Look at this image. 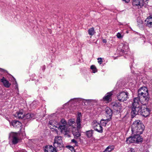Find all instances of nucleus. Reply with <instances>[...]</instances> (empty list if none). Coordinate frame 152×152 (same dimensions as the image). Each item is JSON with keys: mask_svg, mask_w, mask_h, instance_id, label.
Segmentation results:
<instances>
[{"mask_svg": "<svg viewBox=\"0 0 152 152\" xmlns=\"http://www.w3.org/2000/svg\"><path fill=\"white\" fill-rule=\"evenodd\" d=\"M149 98V95H143L138 96V97L134 99V102L132 104L131 113L132 118H133L137 115L140 109L139 102L142 105H145L148 104Z\"/></svg>", "mask_w": 152, "mask_h": 152, "instance_id": "obj_1", "label": "nucleus"}, {"mask_svg": "<svg viewBox=\"0 0 152 152\" xmlns=\"http://www.w3.org/2000/svg\"><path fill=\"white\" fill-rule=\"evenodd\" d=\"M131 128L132 133L142 134L144 129V126L140 120H137L134 122Z\"/></svg>", "mask_w": 152, "mask_h": 152, "instance_id": "obj_2", "label": "nucleus"}, {"mask_svg": "<svg viewBox=\"0 0 152 152\" xmlns=\"http://www.w3.org/2000/svg\"><path fill=\"white\" fill-rule=\"evenodd\" d=\"M129 94L127 92H121L118 94L117 99L121 102H124L129 99Z\"/></svg>", "mask_w": 152, "mask_h": 152, "instance_id": "obj_3", "label": "nucleus"}, {"mask_svg": "<svg viewBox=\"0 0 152 152\" xmlns=\"http://www.w3.org/2000/svg\"><path fill=\"white\" fill-rule=\"evenodd\" d=\"M53 146L56 148L58 147L61 148L63 147V144L61 137L60 136H56L54 139Z\"/></svg>", "mask_w": 152, "mask_h": 152, "instance_id": "obj_4", "label": "nucleus"}, {"mask_svg": "<svg viewBox=\"0 0 152 152\" xmlns=\"http://www.w3.org/2000/svg\"><path fill=\"white\" fill-rule=\"evenodd\" d=\"M150 111L149 109L147 107H143L142 108L140 107V109L139 111L137 114H140L143 116L147 117L150 115Z\"/></svg>", "mask_w": 152, "mask_h": 152, "instance_id": "obj_5", "label": "nucleus"}, {"mask_svg": "<svg viewBox=\"0 0 152 152\" xmlns=\"http://www.w3.org/2000/svg\"><path fill=\"white\" fill-rule=\"evenodd\" d=\"M93 128L98 132L102 133L103 132V128L101 125L97 123L96 121H94L92 123Z\"/></svg>", "mask_w": 152, "mask_h": 152, "instance_id": "obj_6", "label": "nucleus"}, {"mask_svg": "<svg viewBox=\"0 0 152 152\" xmlns=\"http://www.w3.org/2000/svg\"><path fill=\"white\" fill-rule=\"evenodd\" d=\"M111 105L115 110L114 113L116 112L117 113H119L122 108L121 104L118 102H113L111 104Z\"/></svg>", "mask_w": 152, "mask_h": 152, "instance_id": "obj_7", "label": "nucleus"}, {"mask_svg": "<svg viewBox=\"0 0 152 152\" xmlns=\"http://www.w3.org/2000/svg\"><path fill=\"white\" fill-rule=\"evenodd\" d=\"M138 96L149 95L147 88L145 87L140 88L138 91Z\"/></svg>", "mask_w": 152, "mask_h": 152, "instance_id": "obj_8", "label": "nucleus"}, {"mask_svg": "<svg viewBox=\"0 0 152 152\" xmlns=\"http://www.w3.org/2000/svg\"><path fill=\"white\" fill-rule=\"evenodd\" d=\"M34 118L35 115L34 114L28 113L26 115H24L23 122L24 124H26L28 121Z\"/></svg>", "mask_w": 152, "mask_h": 152, "instance_id": "obj_9", "label": "nucleus"}, {"mask_svg": "<svg viewBox=\"0 0 152 152\" xmlns=\"http://www.w3.org/2000/svg\"><path fill=\"white\" fill-rule=\"evenodd\" d=\"M133 5L134 6H138V8H141L146 4L143 0H133Z\"/></svg>", "mask_w": 152, "mask_h": 152, "instance_id": "obj_10", "label": "nucleus"}, {"mask_svg": "<svg viewBox=\"0 0 152 152\" xmlns=\"http://www.w3.org/2000/svg\"><path fill=\"white\" fill-rule=\"evenodd\" d=\"M113 95V92H110L106 94L102 98V101L109 102L112 100V96Z\"/></svg>", "mask_w": 152, "mask_h": 152, "instance_id": "obj_11", "label": "nucleus"}, {"mask_svg": "<svg viewBox=\"0 0 152 152\" xmlns=\"http://www.w3.org/2000/svg\"><path fill=\"white\" fill-rule=\"evenodd\" d=\"M11 78L12 80V82H13L12 84L13 85L14 88V92L18 94L19 92L18 87V85L17 83V82L15 80V79L13 77L12 75L10 74V78Z\"/></svg>", "mask_w": 152, "mask_h": 152, "instance_id": "obj_12", "label": "nucleus"}, {"mask_svg": "<svg viewBox=\"0 0 152 152\" xmlns=\"http://www.w3.org/2000/svg\"><path fill=\"white\" fill-rule=\"evenodd\" d=\"M133 134H134V137L135 141V143H138L142 142L143 139L140 135L141 134L135 133Z\"/></svg>", "mask_w": 152, "mask_h": 152, "instance_id": "obj_13", "label": "nucleus"}, {"mask_svg": "<svg viewBox=\"0 0 152 152\" xmlns=\"http://www.w3.org/2000/svg\"><path fill=\"white\" fill-rule=\"evenodd\" d=\"M105 112L106 113V117L110 119L113 113L112 110L109 107H107L105 109Z\"/></svg>", "mask_w": 152, "mask_h": 152, "instance_id": "obj_14", "label": "nucleus"}, {"mask_svg": "<svg viewBox=\"0 0 152 152\" xmlns=\"http://www.w3.org/2000/svg\"><path fill=\"white\" fill-rule=\"evenodd\" d=\"M145 23L146 26L150 27H152V17L148 16L145 20Z\"/></svg>", "mask_w": 152, "mask_h": 152, "instance_id": "obj_15", "label": "nucleus"}, {"mask_svg": "<svg viewBox=\"0 0 152 152\" xmlns=\"http://www.w3.org/2000/svg\"><path fill=\"white\" fill-rule=\"evenodd\" d=\"M121 46H122V48L121 49V52L124 53H125V52L128 50L129 47L128 44L122 43Z\"/></svg>", "mask_w": 152, "mask_h": 152, "instance_id": "obj_16", "label": "nucleus"}, {"mask_svg": "<svg viewBox=\"0 0 152 152\" xmlns=\"http://www.w3.org/2000/svg\"><path fill=\"white\" fill-rule=\"evenodd\" d=\"M12 125L16 128H18L22 126V123L20 122L16 121L14 120L12 122Z\"/></svg>", "mask_w": 152, "mask_h": 152, "instance_id": "obj_17", "label": "nucleus"}, {"mask_svg": "<svg viewBox=\"0 0 152 152\" xmlns=\"http://www.w3.org/2000/svg\"><path fill=\"white\" fill-rule=\"evenodd\" d=\"M58 128L61 132H66L67 130L66 125L59 124Z\"/></svg>", "mask_w": 152, "mask_h": 152, "instance_id": "obj_18", "label": "nucleus"}, {"mask_svg": "<svg viewBox=\"0 0 152 152\" xmlns=\"http://www.w3.org/2000/svg\"><path fill=\"white\" fill-rule=\"evenodd\" d=\"M24 114L22 111H19L18 112H17L15 115V116L19 118H23Z\"/></svg>", "mask_w": 152, "mask_h": 152, "instance_id": "obj_19", "label": "nucleus"}, {"mask_svg": "<svg viewBox=\"0 0 152 152\" xmlns=\"http://www.w3.org/2000/svg\"><path fill=\"white\" fill-rule=\"evenodd\" d=\"M49 124L52 126L53 127L57 128L59 124L58 122L55 120H50L49 122Z\"/></svg>", "mask_w": 152, "mask_h": 152, "instance_id": "obj_20", "label": "nucleus"}, {"mask_svg": "<svg viewBox=\"0 0 152 152\" xmlns=\"http://www.w3.org/2000/svg\"><path fill=\"white\" fill-rule=\"evenodd\" d=\"M18 134L15 133L13 136V139L12 140V143L14 144H17L19 140V139L17 138Z\"/></svg>", "mask_w": 152, "mask_h": 152, "instance_id": "obj_21", "label": "nucleus"}, {"mask_svg": "<svg viewBox=\"0 0 152 152\" xmlns=\"http://www.w3.org/2000/svg\"><path fill=\"white\" fill-rule=\"evenodd\" d=\"M1 82L3 83L4 86L5 87L7 88L9 87V82L4 77H3L1 80Z\"/></svg>", "mask_w": 152, "mask_h": 152, "instance_id": "obj_22", "label": "nucleus"}, {"mask_svg": "<svg viewBox=\"0 0 152 152\" xmlns=\"http://www.w3.org/2000/svg\"><path fill=\"white\" fill-rule=\"evenodd\" d=\"M126 143L128 144L131 143H135L134 135L133 136L130 137L128 138L126 141Z\"/></svg>", "mask_w": 152, "mask_h": 152, "instance_id": "obj_23", "label": "nucleus"}, {"mask_svg": "<svg viewBox=\"0 0 152 152\" xmlns=\"http://www.w3.org/2000/svg\"><path fill=\"white\" fill-rule=\"evenodd\" d=\"M68 125L69 126H72L73 128H75V122L73 119H71L68 120Z\"/></svg>", "mask_w": 152, "mask_h": 152, "instance_id": "obj_24", "label": "nucleus"}, {"mask_svg": "<svg viewBox=\"0 0 152 152\" xmlns=\"http://www.w3.org/2000/svg\"><path fill=\"white\" fill-rule=\"evenodd\" d=\"M55 149L52 145H50L48 147H45V152H51Z\"/></svg>", "mask_w": 152, "mask_h": 152, "instance_id": "obj_25", "label": "nucleus"}, {"mask_svg": "<svg viewBox=\"0 0 152 152\" xmlns=\"http://www.w3.org/2000/svg\"><path fill=\"white\" fill-rule=\"evenodd\" d=\"M110 119V118H108L106 119H102L100 121V124L101 125L105 126L107 124V123L109 121Z\"/></svg>", "mask_w": 152, "mask_h": 152, "instance_id": "obj_26", "label": "nucleus"}, {"mask_svg": "<svg viewBox=\"0 0 152 152\" xmlns=\"http://www.w3.org/2000/svg\"><path fill=\"white\" fill-rule=\"evenodd\" d=\"M88 34L91 36L94 35L95 33L94 28L93 27L90 28L88 31Z\"/></svg>", "mask_w": 152, "mask_h": 152, "instance_id": "obj_27", "label": "nucleus"}, {"mask_svg": "<svg viewBox=\"0 0 152 152\" xmlns=\"http://www.w3.org/2000/svg\"><path fill=\"white\" fill-rule=\"evenodd\" d=\"M93 130H92L86 131V136L89 138L91 137L93 135Z\"/></svg>", "mask_w": 152, "mask_h": 152, "instance_id": "obj_28", "label": "nucleus"}, {"mask_svg": "<svg viewBox=\"0 0 152 152\" xmlns=\"http://www.w3.org/2000/svg\"><path fill=\"white\" fill-rule=\"evenodd\" d=\"M76 123L77 124V128L78 129H80L81 128V124H80V119L79 118H77L76 119Z\"/></svg>", "mask_w": 152, "mask_h": 152, "instance_id": "obj_29", "label": "nucleus"}, {"mask_svg": "<svg viewBox=\"0 0 152 152\" xmlns=\"http://www.w3.org/2000/svg\"><path fill=\"white\" fill-rule=\"evenodd\" d=\"M112 146H108L104 151L103 152H110L112 151Z\"/></svg>", "mask_w": 152, "mask_h": 152, "instance_id": "obj_30", "label": "nucleus"}, {"mask_svg": "<svg viewBox=\"0 0 152 152\" xmlns=\"http://www.w3.org/2000/svg\"><path fill=\"white\" fill-rule=\"evenodd\" d=\"M59 124L64 125H66V121L64 119H62L60 123Z\"/></svg>", "mask_w": 152, "mask_h": 152, "instance_id": "obj_31", "label": "nucleus"}, {"mask_svg": "<svg viewBox=\"0 0 152 152\" xmlns=\"http://www.w3.org/2000/svg\"><path fill=\"white\" fill-rule=\"evenodd\" d=\"M91 69L93 70V72L95 73L97 72V70L96 66L94 65H92L91 66Z\"/></svg>", "mask_w": 152, "mask_h": 152, "instance_id": "obj_32", "label": "nucleus"}, {"mask_svg": "<svg viewBox=\"0 0 152 152\" xmlns=\"http://www.w3.org/2000/svg\"><path fill=\"white\" fill-rule=\"evenodd\" d=\"M0 72H1V74L2 75L5 74L7 73V71L1 68H0Z\"/></svg>", "mask_w": 152, "mask_h": 152, "instance_id": "obj_33", "label": "nucleus"}, {"mask_svg": "<svg viewBox=\"0 0 152 152\" xmlns=\"http://www.w3.org/2000/svg\"><path fill=\"white\" fill-rule=\"evenodd\" d=\"M97 60L98 61V62L99 64H101L103 62V61H102V58H97Z\"/></svg>", "mask_w": 152, "mask_h": 152, "instance_id": "obj_34", "label": "nucleus"}, {"mask_svg": "<svg viewBox=\"0 0 152 152\" xmlns=\"http://www.w3.org/2000/svg\"><path fill=\"white\" fill-rule=\"evenodd\" d=\"M74 134L75 137L77 138H78L80 136V134L79 132H76V133Z\"/></svg>", "mask_w": 152, "mask_h": 152, "instance_id": "obj_35", "label": "nucleus"}, {"mask_svg": "<svg viewBox=\"0 0 152 152\" xmlns=\"http://www.w3.org/2000/svg\"><path fill=\"white\" fill-rule=\"evenodd\" d=\"M116 36L119 39H121L122 38V37L121 36V34L119 32L117 34Z\"/></svg>", "mask_w": 152, "mask_h": 152, "instance_id": "obj_36", "label": "nucleus"}, {"mask_svg": "<svg viewBox=\"0 0 152 152\" xmlns=\"http://www.w3.org/2000/svg\"><path fill=\"white\" fill-rule=\"evenodd\" d=\"M72 142H73L74 143H75V144H77V141L75 139H72Z\"/></svg>", "mask_w": 152, "mask_h": 152, "instance_id": "obj_37", "label": "nucleus"}, {"mask_svg": "<svg viewBox=\"0 0 152 152\" xmlns=\"http://www.w3.org/2000/svg\"><path fill=\"white\" fill-rule=\"evenodd\" d=\"M81 115V113H79L77 114V118H79L80 119V116Z\"/></svg>", "mask_w": 152, "mask_h": 152, "instance_id": "obj_38", "label": "nucleus"}, {"mask_svg": "<svg viewBox=\"0 0 152 152\" xmlns=\"http://www.w3.org/2000/svg\"><path fill=\"white\" fill-rule=\"evenodd\" d=\"M69 149L72 151L73 150H74V148L72 146H69Z\"/></svg>", "mask_w": 152, "mask_h": 152, "instance_id": "obj_39", "label": "nucleus"}, {"mask_svg": "<svg viewBox=\"0 0 152 152\" xmlns=\"http://www.w3.org/2000/svg\"><path fill=\"white\" fill-rule=\"evenodd\" d=\"M102 42L103 43H106L107 42V40L106 39H102Z\"/></svg>", "mask_w": 152, "mask_h": 152, "instance_id": "obj_40", "label": "nucleus"}, {"mask_svg": "<svg viewBox=\"0 0 152 152\" xmlns=\"http://www.w3.org/2000/svg\"><path fill=\"white\" fill-rule=\"evenodd\" d=\"M122 0L123 1H124L126 3H128L130 1V0Z\"/></svg>", "mask_w": 152, "mask_h": 152, "instance_id": "obj_41", "label": "nucleus"}, {"mask_svg": "<svg viewBox=\"0 0 152 152\" xmlns=\"http://www.w3.org/2000/svg\"><path fill=\"white\" fill-rule=\"evenodd\" d=\"M6 119L8 120V121H9V118L8 117V116L7 117V116H6Z\"/></svg>", "mask_w": 152, "mask_h": 152, "instance_id": "obj_42", "label": "nucleus"}, {"mask_svg": "<svg viewBox=\"0 0 152 152\" xmlns=\"http://www.w3.org/2000/svg\"><path fill=\"white\" fill-rule=\"evenodd\" d=\"M51 152H57V151H56V149L53 151H52Z\"/></svg>", "mask_w": 152, "mask_h": 152, "instance_id": "obj_43", "label": "nucleus"}, {"mask_svg": "<svg viewBox=\"0 0 152 152\" xmlns=\"http://www.w3.org/2000/svg\"><path fill=\"white\" fill-rule=\"evenodd\" d=\"M9 138H10V135H9Z\"/></svg>", "mask_w": 152, "mask_h": 152, "instance_id": "obj_44", "label": "nucleus"}, {"mask_svg": "<svg viewBox=\"0 0 152 152\" xmlns=\"http://www.w3.org/2000/svg\"><path fill=\"white\" fill-rule=\"evenodd\" d=\"M131 149L132 150H133V149H132V148H131Z\"/></svg>", "mask_w": 152, "mask_h": 152, "instance_id": "obj_45", "label": "nucleus"}]
</instances>
